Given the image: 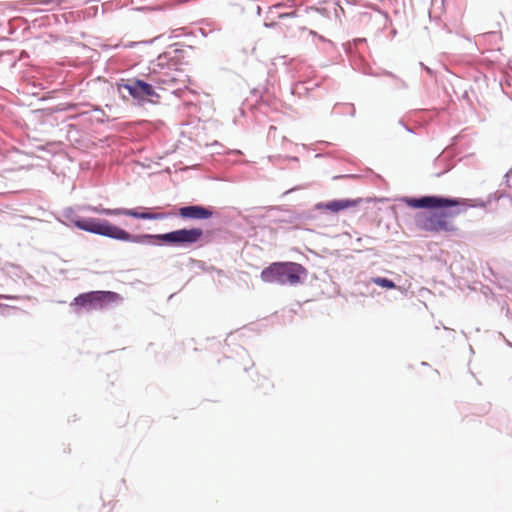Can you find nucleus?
Listing matches in <instances>:
<instances>
[{
  "label": "nucleus",
  "instance_id": "f257e3e1",
  "mask_svg": "<svg viewBox=\"0 0 512 512\" xmlns=\"http://www.w3.org/2000/svg\"><path fill=\"white\" fill-rule=\"evenodd\" d=\"M76 226L84 231L110 237L117 240L146 243L150 240L163 241L174 245H191L197 243L203 237L201 228L179 229L165 234L152 235H131L120 227L111 224L108 221L97 219H85L76 222Z\"/></svg>",
  "mask_w": 512,
  "mask_h": 512
},
{
  "label": "nucleus",
  "instance_id": "f03ea898",
  "mask_svg": "<svg viewBox=\"0 0 512 512\" xmlns=\"http://www.w3.org/2000/svg\"><path fill=\"white\" fill-rule=\"evenodd\" d=\"M407 206L414 209L435 210L429 214L418 217L417 223L421 229L429 232H454L456 227L449 221L451 213L438 211L441 208L454 207L463 204L460 199L444 198L439 196H423L420 198H405Z\"/></svg>",
  "mask_w": 512,
  "mask_h": 512
},
{
  "label": "nucleus",
  "instance_id": "7ed1b4c3",
  "mask_svg": "<svg viewBox=\"0 0 512 512\" xmlns=\"http://www.w3.org/2000/svg\"><path fill=\"white\" fill-rule=\"evenodd\" d=\"M307 275L304 266L296 262H273L260 274L265 283L296 286L301 284Z\"/></svg>",
  "mask_w": 512,
  "mask_h": 512
},
{
  "label": "nucleus",
  "instance_id": "20e7f679",
  "mask_svg": "<svg viewBox=\"0 0 512 512\" xmlns=\"http://www.w3.org/2000/svg\"><path fill=\"white\" fill-rule=\"evenodd\" d=\"M121 300L118 293L112 291H91L82 293L74 298L72 306H79L86 310H99Z\"/></svg>",
  "mask_w": 512,
  "mask_h": 512
},
{
  "label": "nucleus",
  "instance_id": "39448f33",
  "mask_svg": "<svg viewBox=\"0 0 512 512\" xmlns=\"http://www.w3.org/2000/svg\"><path fill=\"white\" fill-rule=\"evenodd\" d=\"M119 89L126 90L134 99L153 102V98L159 95L154 87L139 79H129L119 84Z\"/></svg>",
  "mask_w": 512,
  "mask_h": 512
},
{
  "label": "nucleus",
  "instance_id": "423d86ee",
  "mask_svg": "<svg viewBox=\"0 0 512 512\" xmlns=\"http://www.w3.org/2000/svg\"><path fill=\"white\" fill-rule=\"evenodd\" d=\"M98 212L105 215H125L139 219L156 220L162 219L164 215L162 213H147L137 212L134 209L116 208V209H102L97 210Z\"/></svg>",
  "mask_w": 512,
  "mask_h": 512
},
{
  "label": "nucleus",
  "instance_id": "0eeeda50",
  "mask_svg": "<svg viewBox=\"0 0 512 512\" xmlns=\"http://www.w3.org/2000/svg\"><path fill=\"white\" fill-rule=\"evenodd\" d=\"M362 202L361 198L358 199H341L333 200L326 203H319L316 205L318 210H328L333 213H338L342 210L358 206Z\"/></svg>",
  "mask_w": 512,
  "mask_h": 512
},
{
  "label": "nucleus",
  "instance_id": "6e6552de",
  "mask_svg": "<svg viewBox=\"0 0 512 512\" xmlns=\"http://www.w3.org/2000/svg\"><path fill=\"white\" fill-rule=\"evenodd\" d=\"M213 212L203 206L192 205L179 208L178 215L184 219H208Z\"/></svg>",
  "mask_w": 512,
  "mask_h": 512
},
{
  "label": "nucleus",
  "instance_id": "1a4fd4ad",
  "mask_svg": "<svg viewBox=\"0 0 512 512\" xmlns=\"http://www.w3.org/2000/svg\"><path fill=\"white\" fill-rule=\"evenodd\" d=\"M372 282L380 287L386 288V289H394L396 288V285L393 281L382 278V277H375L372 278Z\"/></svg>",
  "mask_w": 512,
  "mask_h": 512
},
{
  "label": "nucleus",
  "instance_id": "9d476101",
  "mask_svg": "<svg viewBox=\"0 0 512 512\" xmlns=\"http://www.w3.org/2000/svg\"><path fill=\"white\" fill-rule=\"evenodd\" d=\"M1 298H6V297H5V296L0 295V299H1Z\"/></svg>",
  "mask_w": 512,
  "mask_h": 512
}]
</instances>
